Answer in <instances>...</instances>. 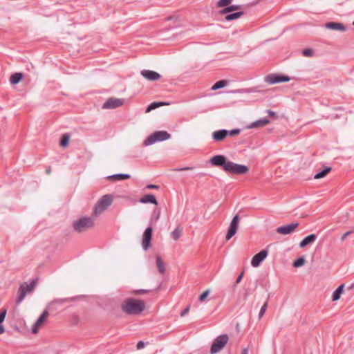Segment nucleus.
I'll return each mask as SVG.
<instances>
[{
    "label": "nucleus",
    "instance_id": "obj_45",
    "mask_svg": "<svg viewBox=\"0 0 354 354\" xmlns=\"http://www.w3.org/2000/svg\"><path fill=\"white\" fill-rule=\"evenodd\" d=\"M243 272H242L236 278V282H235V286L238 283H239L242 279H243Z\"/></svg>",
    "mask_w": 354,
    "mask_h": 354
},
{
    "label": "nucleus",
    "instance_id": "obj_23",
    "mask_svg": "<svg viewBox=\"0 0 354 354\" xmlns=\"http://www.w3.org/2000/svg\"><path fill=\"white\" fill-rule=\"evenodd\" d=\"M169 104V103H167V102H153L152 103H151L146 109V111L145 112L146 113H149L152 110H154L162 105H167Z\"/></svg>",
    "mask_w": 354,
    "mask_h": 354
},
{
    "label": "nucleus",
    "instance_id": "obj_24",
    "mask_svg": "<svg viewBox=\"0 0 354 354\" xmlns=\"http://www.w3.org/2000/svg\"><path fill=\"white\" fill-rule=\"evenodd\" d=\"M23 74L21 73H15L10 76V82L12 84H17L21 80Z\"/></svg>",
    "mask_w": 354,
    "mask_h": 354
},
{
    "label": "nucleus",
    "instance_id": "obj_51",
    "mask_svg": "<svg viewBox=\"0 0 354 354\" xmlns=\"http://www.w3.org/2000/svg\"><path fill=\"white\" fill-rule=\"evenodd\" d=\"M241 354H248V349L247 348H243L241 351Z\"/></svg>",
    "mask_w": 354,
    "mask_h": 354
},
{
    "label": "nucleus",
    "instance_id": "obj_41",
    "mask_svg": "<svg viewBox=\"0 0 354 354\" xmlns=\"http://www.w3.org/2000/svg\"><path fill=\"white\" fill-rule=\"evenodd\" d=\"M241 132V130L239 129H232L231 131H228V135H230V136H236L238 134H239Z\"/></svg>",
    "mask_w": 354,
    "mask_h": 354
},
{
    "label": "nucleus",
    "instance_id": "obj_1",
    "mask_svg": "<svg viewBox=\"0 0 354 354\" xmlns=\"http://www.w3.org/2000/svg\"><path fill=\"white\" fill-rule=\"evenodd\" d=\"M121 308L127 315H139L145 310V304L142 300L131 297L122 302Z\"/></svg>",
    "mask_w": 354,
    "mask_h": 354
},
{
    "label": "nucleus",
    "instance_id": "obj_28",
    "mask_svg": "<svg viewBox=\"0 0 354 354\" xmlns=\"http://www.w3.org/2000/svg\"><path fill=\"white\" fill-rule=\"evenodd\" d=\"M108 178H113L115 180H121L129 179L130 178V175L127 174H113L112 176H110Z\"/></svg>",
    "mask_w": 354,
    "mask_h": 354
},
{
    "label": "nucleus",
    "instance_id": "obj_5",
    "mask_svg": "<svg viewBox=\"0 0 354 354\" xmlns=\"http://www.w3.org/2000/svg\"><path fill=\"white\" fill-rule=\"evenodd\" d=\"M229 337L227 334H223L216 337L211 346L210 353L216 354L221 351L227 344Z\"/></svg>",
    "mask_w": 354,
    "mask_h": 354
},
{
    "label": "nucleus",
    "instance_id": "obj_10",
    "mask_svg": "<svg viewBox=\"0 0 354 354\" xmlns=\"http://www.w3.org/2000/svg\"><path fill=\"white\" fill-rule=\"evenodd\" d=\"M153 229L149 226L142 234V246L145 250H147L151 246Z\"/></svg>",
    "mask_w": 354,
    "mask_h": 354
},
{
    "label": "nucleus",
    "instance_id": "obj_18",
    "mask_svg": "<svg viewBox=\"0 0 354 354\" xmlns=\"http://www.w3.org/2000/svg\"><path fill=\"white\" fill-rule=\"evenodd\" d=\"M228 135V131L225 129H221L216 131L212 133V138L214 140L219 142L222 141Z\"/></svg>",
    "mask_w": 354,
    "mask_h": 354
},
{
    "label": "nucleus",
    "instance_id": "obj_7",
    "mask_svg": "<svg viewBox=\"0 0 354 354\" xmlns=\"http://www.w3.org/2000/svg\"><path fill=\"white\" fill-rule=\"evenodd\" d=\"M37 284V279L32 280L30 283H24L20 285L18 290V297L16 301L17 304H20L25 298L27 293L32 292Z\"/></svg>",
    "mask_w": 354,
    "mask_h": 354
},
{
    "label": "nucleus",
    "instance_id": "obj_40",
    "mask_svg": "<svg viewBox=\"0 0 354 354\" xmlns=\"http://www.w3.org/2000/svg\"><path fill=\"white\" fill-rule=\"evenodd\" d=\"M7 310L5 308L1 310L0 312V324L4 321L6 318Z\"/></svg>",
    "mask_w": 354,
    "mask_h": 354
},
{
    "label": "nucleus",
    "instance_id": "obj_17",
    "mask_svg": "<svg viewBox=\"0 0 354 354\" xmlns=\"http://www.w3.org/2000/svg\"><path fill=\"white\" fill-rule=\"evenodd\" d=\"M324 27L328 29L338 30L340 32H345L346 30V27L342 23L339 22H328L324 24Z\"/></svg>",
    "mask_w": 354,
    "mask_h": 354
},
{
    "label": "nucleus",
    "instance_id": "obj_14",
    "mask_svg": "<svg viewBox=\"0 0 354 354\" xmlns=\"http://www.w3.org/2000/svg\"><path fill=\"white\" fill-rule=\"evenodd\" d=\"M123 104V100L111 97L102 105L103 109H115Z\"/></svg>",
    "mask_w": 354,
    "mask_h": 354
},
{
    "label": "nucleus",
    "instance_id": "obj_43",
    "mask_svg": "<svg viewBox=\"0 0 354 354\" xmlns=\"http://www.w3.org/2000/svg\"><path fill=\"white\" fill-rule=\"evenodd\" d=\"M267 113L269 115V116L272 117V118H274L275 119L278 118V115H277V114L274 111H272L271 110H268Z\"/></svg>",
    "mask_w": 354,
    "mask_h": 354
},
{
    "label": "nucleus",
    "instance_id": "obj_12",
    "mask_svg": "<svg viewBox=\"0 0 354 354\" xmlns=\"http://www.w3.org/2000/svg\"><path fill=\"white\" fill-rule=\"evenodd\" d=\"M268 254V250L266 249L261 250L252 257L251 261V265L254 268L259 266L261 263L267 257Z\"/></svg>",
    "mask_w": 354,
    "mask_h": 354
},
{
    "label": "nucleus",
    "instance_id": "obj_6",
    "mask_svg": "<svg viewBox=\"0 0 354 354\" xmlns=\"http://www.w3.org/2000/svg\"><path fill=\"white\" fill-rule=\"evenodd\" d=\"M249 171L248 166L244 165L237 164L231 161H228L225 167V171L232 174L241 175L245 174Z\"/></svg>",
    "mask_w": 354,
    "mask_h": 354
},
{
    "label": "nucleus",
    "instance_id": "obj_21",
    "mask_svg": "<svg viewBox=\"0 0 354 354\" xmlns=\"http://www.w3.org/2000/svg\"><path fill=\"white\" fill-rule=\"evenodd\" d=\"M270 123V120L266 118L259 119L254 122L251 123L249 126V129L261 127L267 125Z\"/></svg>",
    "mask_w": 354,
    "mask_h": 354
},
{
    "label": "nucleus",
    "instance_id": "obj_32",
    "mask_svg": "<svg viewBox=\"0 0 354 354\" xmlns=\"http://www.w3.org/2000/svg\"><path fill=\"white\" fill-rule=\"evenodd\" d=\"M305 258L304 257H301L296 260L294 261L292 265L295 268H299L304 265L305 263Z\"/></svg>",
    "mask_w": 354,
    "mask_h": 354
},
{
    "label": "nucleus",
    "instance_id": "obj_16",
    "mask_svg": "<svg viewBox=\"0 0 354 354\" xmlns=\"http://www.w3.org/2000/svg\"><path fill=\"white\" fill-rule=\"evenodd\" d=\"M140 73L145 78L150 81L158 80L161 77L157 72L150 70H142Z\"/></svg>",
    "mask_w": 354,
    "mask_h": 354
},
{
    "label": "nucleus",
    "instance_id": "obj_46",
    "mask_svg": "<svg viewBox=\"0 0 354 354\" xmlns=\"http://www.w3.org/2000/svg\"><path fill=\"white\" fill-rule=\"evenodd\" d=\"M145 344L144 342H142V341L138 342L137 344V346H136L137 349L140 350V349L143 348L145 347Z\"/></svg>",
    "mask_w": 354,
    "mask_h": 354
},
{
    "label": "nucleus",
    "instance_id": "obj_11",
    "mask_svg": "<svg viewBox=\"0 0 354 354\" xmlns=\"http://www.w3.org/2000/svg\"><path fill=\"white\" fill-rule=\"evenodd\" d=\"M209 163L213 166L222 167L223 169L225 171V165H227L228 161L223 155H216L209 159Z\"/></svg>",
    "mask_w": 354,
    "mask_h": 354
},
{
    "label": "nucleus",
    "instance_id": "obj_27",
    "mask_svg": "<svg viewBox=\"0 0 354 354\" xmlns=\"http://www.w3.org/2000/svg\"><path fill=\"white\" fill-rule=\"evenodd\" d=\"M240 8V6L239 5H231L224 8L223 10L220 11L221 14H227L234 10H236Z\"/></svg>",
    "mask_w": 354,
    "mask_h": 354
},
{
    "label": "nucleus",
    "instance_id": "obj_3",
    "mask_svg": "<svg viewBox=\"0 0 354 354\" xmlns=\"http://www.w3.org/2000/svg\"><path fill=\"white\" fill-rule=\"evenodd\" d=\"M94 225V218L92 217H82L73 222L74 230L78 233L86 231Z\"/></svg>",
    "mask_w": 354,
    "mask_h": 354
},
{
    "label": "nucleus",
    "instance_id": "obj_9",
    "mask_svg": "<svg viewBox=\"0 0 354 354\" xmlns=\"http://www.w3.org/2000/svg\"><path fill=\"white\" fill-rule=\"evenodd\" d=\"M239 219L240 218L238 214L233 217L226 234L227 240H230L233 236L236 234L239 226Z\"/></svg>",
    "mask_w": 354,
    "mask_h": 354
},
{
    "label": "nucleus",
    "instance_id": "obj_2",
    "mask_svg": "<svg viewBox=\"0 0 354 354\" xmlns=\"http://www.w3.org/2000/svg\"><path fill=\"white\" fill-rule=\"evenodd\" d=\"M113 198L112 195L106 194L102 196L96 203L93 209V216L95 217L100 215L106 210L113 203Z\"/></svg>",
    "mask_w": 354,
    "mask_h": 354
},
{
    "label": "nucleus",
    "instance_id": "obj_33",
    "mask_svg": "<svg viewBox=\"0 0 354 354\" xmlns=\"http://www.w3.org/2000/svg\"><path fill=\"white\" fill-rule=\"evenodd\" d=\"M69 141V136L66 133L64 134L60 140V146L62 147H66L68 145Z\"/></svg>",
    "mask_w": 354,
    "mask_h": 354
},
{
    "label": "nucleus",
    "instance_id": "obj_15",
    "mask_svg": "<svg viewBox=\"0 0 354 354\" xmlns=\"http://www.w3.org/2000/svg\"><path fill=\"white\" fill-rule=\"evenodd\" d=\"M48 317V312L45 310L35 322L32 328V332L34 334L37 333L39 328L45 322Z\"/></svg>",
    "mask_w": 354,
    "mask_h": 354
},
{
    "label": "nucleus",
    "instance_id": "obj_42",
    "mask_svg": "<svg viewBox=\"0 0 354 354\" xmlns=\"http://www.w3.org/2000/svg\"><path fill=\"white\" fill-rule=\"evenodd\" d=\"M148 292H149V290H147V289H139V290H135L134 293L136 295H138V294H145Z\"/></svg>",
    "mask_w": 354,
    "mask_h": 354
},
{
    "label": "nucleus",
    "instance_id": "obj_29",
    "mask_svg": "<svg viewBox=\"0 0 354 354\" xmlns=\"http://www.w3.org/2000/svg\"><path fill=\"white\" fill-rule=\"evenodd\" d=\"M330 170H331L330 167H326L322 171H320L317 172L315 175L314 178L315 179H319V178H324L328 173H329L330 171Z\"/></svg>",
    "mask_w": 354,
    "mask_h": 354
},
{
    "label": "nucleus",
    "instance_id": "obj_35",
    "mask_svg": "<svg viewBox=\"0 0 354 354\" xmlns=\"http://www.w3.org/2000/svg\"><path fill=\"white\" fill-rule=\"evenodd\" d=\"M181 236V230L179 229V227H176L172 232H171V236L172 238L176 241L178 240L180 236Z\"/></svg>",
    "mask_w": 354,
    "mask_h": 354
},
{
    "label": "nucleus",
    "instance_id": "obj_30",
    "mask_svg": "<svg viewBox=\"0 0 354 354\" xmlns=\"http://www.w3.org/2000/svg\"><path fill=\"white\" fill-rule=\"evenodd\" d=\"M160 211L159 209H154L150 219L151 225L156 223L160 218Z\"/></svg>",
    "mask_w": 354,
    "mask_h": 354
},
{
    "label": "nucleus",
    "instance_id": "obj_8",
    "mask_svg": "<svg viewBox=\"0 0 354 354\" xmlns=\"http://www.w3.org/2000/svg\"><path fill=\"white\" fill-rule=\"evenodd\" d=\"M290 80L288 76L279 74H271L266 76L265 78L266 82L270 84L286 82L290 81Z\"/></svg>",
    "mask_w": 354,
    "mask_h": 354
},
{
    "label": "nucleus",
    "instance_id": "obj_39",
    "mask_svg": "<svg viewBox=\"0 0 354 354\" xmlns=\"http://www.w3.org/2000/svg\"><path fill=\"white\" fill-rule=\"evenodd\" d=\"M302 53L304 56L311 57L313 55V50L311 48H305Z\"/></svg>",
    "mask_w": 354,
    "mask_h": 354
},
{
    "label": "nucleus",
    "instance_id": "obj_13",
    "mask_svg": "<svg viewBox=\"0 0 354 354\" xmlns=\"http://www.w3.org/2000/svg\"><path fill=\"white\" fill-rule=\"evenodd\" d=\"M299 226L298 223H292L286 225L280 226L277 228L276 232L281 234H289L294 232Z\"/></svg>",
    "mask_w": 354,
    "mask_h": 354
},
{
    "label": "nucleus",
    "instance_id": "obj_20",
    "mask_svg": "<svg viewBox=\"0 0 354 354\" xmlns=\"http://www.w3.org/2000/svg\"><path fill=\"white\" fill-rule=\"evenodd\" d=\"M317 239V236L315 234H311L306 236L299 243V247L303 248L307 245L313 243Z\"/></svg>",
    "mask_w": 354,
    "mask_h": 354
},
{
    "label": "nucleus",
    "instance_id": "obj_25",
    "mask_svg": "<svg viewBox=\"0 0 354 354\" xmlns=\"http://www.w3.org/2000/svg\"><path fill=\"white\" fill-rule=\"evenodd\" d=\"M156 266L158 267V271L160 274H163L165 272V263L161 259L160 256H156Z\"/></svg>",
    "mask_w": 354,
    "mask_h": 354
},
{
    "label": "nucleus",
    "instance_id": "obj_50",
    "mask_svg": "<svg viewBox=\"0 0 354 354\" xmlns=\"http://www.w3.org/2000/svg\"><path fill=\"white\" fill-rule=\"evenodd\" d=\"M5 332V328L3 325L0 324V335Z\"/></svg>",
    "mask_w": 354,
    "mask_h": 354
},
{
    "label": "nucleus",
    "instance_id": "obj_37",
    "mask_svg": "<svg viewBox=\"0 0 354 354\" xmlns=\"http://www.w3.org/2000/svg\"><path fill=\"white\" fill-rule=\"evenodd\" d=\"M268 298L267 299V300L266 301V302L263 304V305L262 306V307L260 309V311L259 313V319H261L263 317V315H264V313L266 310V308L268 307Z\"/></svg>",
    "mask_w": 354,
    "mask_h": 354
},
{
    "label": "nucleus",
    "instance_id": "obj_4",
    "mask_svg": "<svg viewBox=\"0 0 354 354\" xmlns=\"http://www.w3.org/2000/svg\"><path fill=\"white\" fill-rule=\"evenodd\" d=\"M170 138L171 135L166 131H156L147 138V139L143 142V145H151L156 142L165 141L169 139Z\"/></svg>",
    "mask_w": 354,
    "mask_h": 354
},
{
    "label": "nucleus",
    "instance_id": "obj_31",
    "mask_svg": "<svg viewBox=\"0 0 354 354\" xmlns=\"http://www.w3.org/2000/svg\"><path fill=\"white\" fill-rule=\"evenodd\" d=\"M227 84V82L226 80H220L216 82L212 87V90H216L218 88H223Z\"/></svg>",
    "mask_w": 354,
    "mask_h": 354
},
{
    "label": "nucleus",
    "instance_id": "obj_22",
    "mask_svg": "<svg viewBox=\"0 0 354 354\" xmlns=\"http://www.w3.org/2000/svg\"><path fill=\"white\" fill-rule=\"evenodd\" d=\"M344 285L341 284L333 293L332 295V300L333 301H337L339 299L342 293L344 291Z\"/></svg>",
    "mask_w": 354,
    "mask_h": 354
},
{
    "label": "nucleus",
    "instance_id": "obj_54",
    "mask_svg": "<svg viewBox=\"0 0 354 354\" xmlns=\"http://www.w3.org/2000/svg\"><path fill=\"white\" fill-rule=\"evenodd\" d=\"M353 25L354 26V21L353 22Z\"/></svg>",
    "mask_w": 354,
    "mask_h": 354
},
{
    "label": "nucleus",
    "instance_id": "obj_52",
    "mask_svg": "<svg viewBox=\"0 0 354 354\" xmlns=\"http://www.w3.org/2000/svg\"><path fill=\"white\" fill-rule=\"evenodd\" d=\"M46 174H50V172H51V169H50V167H49V168H48V169H46Z\"/></svg>",
    "mask_w": 354,
    "mask_h": 354
},
{
    "label": "nucleus",
    "instance_id": "obj_34",
    "mask_svg": "<svg viewBox=\"0 0 354 354\" xmlns=\"http://www.w3.org/2000/svg\"><path fill=\"white\" fill-rule=\"evenodd\" d=\"M72 299H73L72 298L56 299L53 300L50 304L52 305V304H59V305H62L66 302L71 301Z\"/></svg>",
    "mask_w": 354,
    "mask_h": 354
},
{
    "label": "nucleus",
    "instance_id": "obj_49",
    "mask_svg": "<svg viewBox=\"0 0 354 354\" xmlns=\"http://www.w3.org/2000/svg\"><path fill=\"white\" fill-rule=\"evenodd\" d=\"M192 169V167H181V168L177 169L176 170L177 171H185V170H190Z\"/></svg>",
    "mask_w": 354,
    "mask_h": 354
},
{
    "label": "nucleus",
    "instance_id": "obj_36",
    "mask_svg": "<svg viewBox=\"0 0 354 354\" xmlns=\"http://www.w3.org/2000/svg\"><path fill=\"white\" fill-rule=\"evenodd\" d=\"M232 1V0H219L217 3V7H227L231 3Z\"/></svg>",
    "mask_w": 354,
    "mask_h": 354
},
{
    "label": "nucleus",
    "instance_id": "obj_44",
    "mask_svg": "<svg viewBox=\"0 0 354 354\" xmlns=\"http://www.w3.org/2000/svg\"><path fill=\"white\" fill-rule=\"evenodd\" d=\"M190 309V306H187L180 313L181 317H184L187 315Z\"/></svg>",
    "mask_w": 354,
    "mask_h": 354
},
{
    "label": "nucleus",
    "instance_id": "obj_26",
    "mask_svg": "<svg viewBox=\"0 0 354 354\" xmlns=\"http://www.w3.org/2000/svg\"><path fill=\"white\" fill-rule=\"evenodd\" d=\"M243 14L244 12L243 11L228 14L225 15V19L226 21L234 20L241 17Z\"/></svg>",
    "mask_w": 354,
    "mask_h": 354
},
{
    "label": "nucleus",
    "instance_id": "obj_38",
    "mask_svg": "<svg viewBox=\"0 0 354 354\" xmlns=\"http://www.w3.org/2000/svg\"><path fill=\"white\" fill-rule=\"evenodd\" d=\"M210 291L209 289L206 290L203 293H202L200 297H199V301L201 302H203L205 301V299H206V297L209 295Z\"/></svg>",
    "mask_w": 354,
    "mask_h": 354
},
{
    "label": "nucleus",
    "instance_id": "obj_19",
    "mask_svg": "<svg viewBox=\"0 0 354 354\" xmlns=\"http://www.w3.org/2000/svg\"><path fill=\"white\" fill-rule=\"evenodd\" d=\"M142 203H151L153 205H158V201L156 197L151 194L144 195L139 201Z\"/></svg>",
    "mask_w": 354,
    "mask_h": 354
},
{
    "label": "nucleus",
    "instance_id": "obj_47",
    "mask_svg": "<svg viewBox=\"0 0 354 354\" xmlns=\"http://www.w3.org/2000/svg\"><path fill=\"white\" fill-rule=\"evenodd\" d=\"M146 188L149 189H158L160 188V187L156 185L150 184V185H147Z\"/></svg>",
    "mask_w": 354,
    "mask_h": 354
},
{
    "label": "nucleus",
    "instance_id": "obj_48",
    "mask_svg": "<svg viewBox=\"0 0 354 354\" xmlns=\"http://www.w3.org/2000/svg\"><path fill=\"white\" fill-rule=\"evenodd\" d=\"M351 233H352V232H351V231H348V232H346V233H344V234L342 235V236L341 237V241H344L346 239V237H347L349 234H351Z\"/></svg>",
    "mask_w": 354,
    "mask_h": 354
},
{
    "label": "nucleus",
    "instance_id": "obj_53",
    "mask_svg": "<svg viewBox=\"0 0 354 354\" xmlns=\"http://www.w3.org/2000/svg\"><path fill=\"white\" fill-rule=\"evenodd\" d=\"M171 19H173V17H169L167 18V20H171Z\"/></svg>",
    "mask_w": 354,
    "mask_h": 354
}]
</instances>
